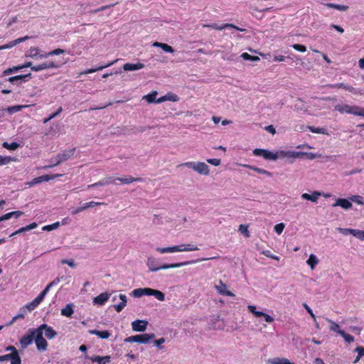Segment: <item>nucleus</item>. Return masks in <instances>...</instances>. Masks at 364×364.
Listing matches in <instances>:
<instances>
[{"mask_svg":"<svg viewBox=\"0 0 364 364\" xmlns=\"http://www.w3.org/2000/svg\"><path fill=\"white\" fill-rule=\"evenodd\" d=\"M198 250V245L194 243H183L168 247H156L155 248V251L161 255L183 252H195Z\"/></svg>","mask_w":364,"mask_h":364,"instance_id":"f257e3e1","label":"nucleus"},{"mask_svg":"<svg viewBox=\"0 0 364 364\" xmlns=\"http://www.w3.org/2000/svg\"><path fill=\"white\" fill-rule=\"evenodd\" d=\"M193 262L187 261L183 262L178 263H172V264H164L163 265H159L157 259L152 255H150L147 257L146 259V266L149 269V272H155L161 269H168L173 268H178L183 266H186L190 264H192Z\"/></svg>","mask_w":364,"mask_h":364,"instance_id":"f03ea898","label":"nucleus"},{"mask_svg":"<svg viewBox=\"0 0 364 364\" xmlns=\"http://www.w3.org/2000/svg\"><path fill=\"white\" fill-rule=\"evenodd\" d=\"M335 109L341 114H351L355 116L364 117V108L348 104H338L334 107Z\"/></svg>","mask_w":364,"mask_h":364,"instance_id":"7ed1b4c3","label":"nucleus"},{"mask_svg":"<svg viewBox=\"0 0 364 364\" xmlns=\"http://www.w3.org/2000/svg\"><path fill=\"white\" fill-rule=\"evenodd\" d=\"M181 166L190 168L200 175L208 176L210 174V167L203 161H188L182 164Z\"/></svg>","mask_w":364,"mask_h":364,"instance_id":"20e7f679","label":"nucleus"},{"mask_svg":"<svg viewBox=\"0 0 364 364\" xmlns=\"http://www.w3.org/2000/svg\"><path fill=\"white\" fill-rule=\"evenodd\" d=\"M247 311L252 314V316L257 318H262L264 321L267 323H272L274 321V317L263 311L261 307H257L255 305L250 304L247 306Z\"/></svg>","mask_w":364,"mask_h":364,"instance_id":"39448f33","label":"nucleus"},{"mask_svg":"<svg viewBox=\"0 0 364 364\" xmlns=\"http://www.w3.org/2000/svg\"><path fill=\"white\" fill-rule=\"evenodd\" d=\"M154 336V333H144L127 337L124 341L126 343H147L150 340L153 339Z\"/></svg>","mask_w":364,"mask_h":364,"instance_id":"423d86ee","label":"nucleus"},{"mask_svg":"<svg viewBox=\"0 0 364 364\" xmlns=\"http://www.w3.org/2000/svg\"><path fill=\"white\" fill-rule=\"evenodd\" d=\"M34 332L36 333L34 341L37 350L41 352L46 351L48 346V341L43 336V334L40 331H38L36 328H34Z\"/></svg>","mask_w":364,"mask_h":364,"instance_id":"0eeeda50","label":"nucleus"},{"mask_svg":"<svg viewBox=\"0 0 364 364\" xmlns=\"http://www.w3.org/2000/svg\"><path fill=\"white\" fill-rule=\"evenodd\" d=\"M275 154L277 156V160L284 159H295L304 156V152H297L291 150H278L275 151Z\"/></svg>","mask_w":364,"mask_h":364,"instance_id":"6e6552de","label":"nucleus"},{"mask_svg":"<svg viewBox=\"0 0 364 364\" xmlns=\"http://www.w3.org/2000/svg\"><path fill=\"white\" fill-rule=\"evenodd\" d=\"M252 154L256 156H261L265 160L277 161V156L275 154V151L268 149L257 148L253 150Z\"/></svg>","mask_w":364,"mask_h":364,"instance_id":"1a4fd4ad","label":"nucleus"},{"mask_svg":"<svg viewBox=\"0 0 364 364\" xmlns=\"http://www.w3.org/2000/svg\"><path fill=\"white\" fill-rule=\"evenodd\" d=\"M25 56L28 58L38 60L47 58V54L46 53L42 52L39 48L36 46H31L25 53Z\"/></svg>","mask_w":364,"mask_h":364,"instance_id":"9d476101","label":"nucleus"},{"mask_svg":"<svg viewBox=\"0 0 364 364\" xmlns=\"http://www.w3.org/2000/svg\"><path fill=\"white\" fill-rule=\"evenodd\" d=\"M36 329L40 331L42 334L44 333L45 336L49 340L55 338L58 335V333L53 329V327L45 323L41 324Z\"/></svg>","mask_w":364,"mask_h":364,"instance_id":"9b49d317","label":"nucleus"},{"mask_svg":"<svg viewBox=\"0 0 364 364\" xmlns=\"http://www.w3.org/2000/svg\"><path fill=\"white\" fill-rule=\"evenodd\" d=\"M36 333L34 329H29L28 333L23 336L19 340V343L23 348L30 346L35 339Z\"/></svg>","mask_w":364,"mask_h":364,"instance_id":"f8f14e48","label":"nucleus"},{"mask_svg":"<svg viewBox=\"0 0 364 364\" xmlns=\"http://www.w3.org/2000/svg\"><path fill=\"white\" fill-rule=\"evenodd\" d=\"M325 108V100L320 99L312 102L311 105L309 107L307 111L309 114H316L317 112Z\"/></svg>","mask_w":364,"mask_h":364,"instance_id":"ddd939ff","label":"nucleus"},{"mask_svg":"<svg viewBox=\"0 0 364 364\" xmlns=\"http://www.w3.org/2000/svg\"><path fill=\"white\" fill-rule=\"evenodd\" d=\"M215 289L217 292L220 295L228 296L234 297L235 295L231 291L228 290V286L223 283L221 280L218 282V284L215 285Z\"/></svg>","mask_w":364,"mask_h":364,"instance_id":"4468645a","label":"nucleus"},{"mask_svg":"<svg viewBox=\"0 0 364 364\" xmlns=\"http://www.w3.org/2000/svg\"><path fill=\"white\" fill-rule=\"evenodd\" d=\"M144 296H154L156 299L160 301H164L165 300V295L163 292L159 290L151 289V288H144Z\"/></svg>","mask_w":364,"mask_h":364,"instance_id":"2eb2a0df","label":"nucleus"},{"mask_svg":"<svg viewBox=\"0 0 364 364\" xmlns=\"http://www.w3.org/2000/svg\"><path fill=\"white\" fill-rule=\"evenodd\" d=\"M149 322L146 320H136L132 322V328L134 331L144 332L146 331Z\"/></svg>","mask_w":364,"mask_h":364,"instance_id":"dca6fc26","label":"nucleus"},{"mask_svg":"<svg viewBox=\"0 0 364 364\" xmlns=\"http://www.w3.org/2000/svg\"><path fill=\"white\" fill-rule=\"evenodd\" d=\"M203 26L210 28L215 29V30H218V31H222V30H223L225 28H232L236 29L240 31H245V29L240 28L232 23H224L222 25H218L216 23H213V24L204 25Z\"/></svg>","mask_w":364,"mask_h":364,"instance_id":"f3484780","label":"nucleus"},{"mask_svg":"<svg viewBox=\"0 0 364 364\" xmlns=\"http://www.w3.org/2000/svg\"><path fill=\"white\" fill-rule=\"evenodd\" d=\"M58 65L53 61L45 62L39 65H33L31 70L39 72L46 69L56 68Z\"/></svg>","mask_w":364,"mask_h":364,"instance_id":"a211bd4d","label":"nucleus"},{"mask_svg":"<svg viewBox=\"0 0 364 364\" xmlns=\"http://www.w3.org/2000/svg\"><path fill=\"white\" fill-rule=\"evenodd\" d=\"M92 363L97 364H109L111 363V356L110 355H92L90 357H87Z\"/></svg>","mask_w":364,"mask_h":364,"instance_id":"6ab92c4d","label":"nucleus"},{"mask_svg":"<svg viewBox=\"0 0 364 364\" xmlns=\"http://www.w3.org/2000/svg\"><path fill=\"white\" fill-rule=\"evenodd\" d=\"M75 151V149H70L63 151L62 153L58 155V160L57 161L55 165L70 159L72 156H73Z\"/></svg>","mask_w":364,"mask_h":364,"instance_id":"aec40b11","label":"nucleus"},{"mask_svg":"<svg viewBox=\"0 0 364 364\" xmlns=\"http://www.w3.org/2000/svg\"><path fill=\"white\" fill-rule=\"evenodd\" d=\"M322 193L319 191H313L311 194L306 193H302L301 197L304 200H309L312 203H316L318 198L321 196Z\"/></svg>","mask_w":364,"mask_h":364,"instance_id":"412c9836","label":"nucleus"},{"mask_svg":"<svg viewBox=\"0 0 364 364\" xmlns=\"http://www.w3.org/2000/svg\"><path fill=\"white\" fill-rule=\"evenodd\" d=\"M333 207L340 206L341 208L348 210L352 208L353 204L350 200L346 198H338L336 199L334 204L332 205Z\"/></svg>","mask_w":364,"mask_h":364,"instance_id":"4be33fe9","label":"nucleus"},{"mask_svg":"<svg viewBox=\"0 0 364 364\" xmlns=\"http://www.w3.org/2000/svg\"><path fill=\"white\" fill-rule=\"evenodd\" d=\"M109 296V294L107 292L101 293L93 299V304L95 305L102 306L108 301Z\"/></svg>","mask_w":364,"mask_h":364,"instance_id":"5701e85b","label":"nucleus"},{"mask_svg":"<svg viewBox=\"0 0 364 364\" xmlns=\"http://www.w3.org/2000/svg\"><path fill=\"white\" fill-rule=\"evenodd\" d=\"M1 356L3 362L10 360L11 364H21V358L19 355H14L9 353L3 355Z\"/></svg>","mask_w":364,"mask_h":364,"instance_id":"b1692460","label":"nucleus"},{"mask_svg":"<svg viewBox=\"0 0 364 364\" xmlns=\"http://www.w3.org/2000/svg\"><path fill=\"white\" fill-rule=\"evenodd\" d=\"M178 100L179 97L177 95L169 92L165 95L164 96L158 98L157 104L162 103L166 101L178 102Z\"/></svg>","mask_w":364,"mask_h":364,"instance_id":"393cba45","label":"nucleus"},{"mask_svg":"<svg viewBox=\"0 0 364 364\" xmlns=\"http://www.w3.org/2000/svg\"><path fill=\"white\" fill-rule=\"evenodd\" d=\"M144 64L142 63H125L123 65V69L125 71H134V70H141L144 68Z\"/></svg>","mask_w":364,"mask_h":364,"instance_id":"a878e982","label":"nucleus"},{"mask_svg":"<svg viewBox=\"0 0 364 364\" xmlns=\"http://www.w3.org/2000/svg\"><path fill=\"white\" fill-rule=\"evenodd\" d=\"M267 364H294L287 358H279V357L268 359L267 360Z\"/></svg>","mask_w":364,"mask_h":364,"instance_id":"bb28decb","label":"nucleus"},{"mask_svg":"<svg viewBox=\"0 0 364 364\" xmlns=\"http://www.w3.org/2000/svg\"><path fill=\"white\" fill-rule=\"evenodd\" d=\"M319 262V259L316 255L314 254H311L306 260L307 265L311 268V270H314L315 267Z\"/></svg>","mask_w":364,"mask_h":364,"instance_id":"cd10ccee","label":"nucleus"},{"mask_svg":"<svg viewBox=\"0 0 364 364\" xmlns=\"http://www.w3.org/2000/svg\"><path fill=\"white\" fill-rule=\"evenodd\" d=\"M120 303L114 306V309L117 312L122 311V310L126 306L127 303V297L125 294H119Z\"/></svg>","mask_w":364,"mask_h":364,"instance_id":"c85d7f7f","label":"nucleus"},{"mask_svg":"<svg viewBox=\"0 0 364 364\" xmlns=\"http://www.w3.org/2000/svg\"><path fill=\"white\" fill-rule=\"evenodd\" d=\"M152 46L161 48L166 53H174L173 48L171 46H169L166 43H164L154 42L152 43Z\"/></svg>","mask_w":364,"mask_h":364,"instance_id":"c756f323","label":"nucleus"},{"mask_svg":"<svg viewBox=\"0 0 364 364\" xmlns=\"http://www.w3.org/2000/svg\"><path fill=\"white\" fill-rule=\"evenodd\" d=\"M140 178H134L132 176L116 177V181H119L123 184H129L134 181H141Z\"/></svg>","mask_w":364,"mask_h":364,"instance_id":"7c9ffc66","label":"nucleus"},{"mask_svg":"<svg viewBox=\"0 0 364 364\" xmlns=\"http://www.w3.org/2000/svg\"><path fill=\"white\" fill-rule=\"evenodd\" d=\"M158 92L156 91H153L148 95L143 96L142 100H146L149 104L151 103H156L157 104V97Z\"/></svg>","mask_w":364,"mask_h":364,"instance_id":"2f4dec72","label":"nucleus"},{"mask_svg":"<svg viewBox=\"0 0 364 364\" xmlns=\"http://www.w3.org/2000/svg\"><path fill=\"white\" fill-rule=\"evenodd\" d=\"M242 166L244 167H246V168H248L255 172H257V173L259 174H262V175H266L267 176H272V173L265 170V169H263V168H258V167H256V166H250V165H247V164H243Z\"/></svg>","mask_w":364,"mask_h":364,"instance_id":"473e14b6","label":"nucleus"},{"mask_svg":"<svg viewBox=\"0 0 364 364\" xmlns=\"http://www.w3.org/2000/svg\"><path fill=\"white\" fill-rule=\"evenodd\" d=\"M118 60H115L112 62H110L109 63H108L107 65H102V66H100L98 68H90V69H87L86 70H85L84 72L81 73L80 74L81 75H87V74H90V73H93L95 72H97V71H99V70H102V69L105 68H107V67H109L111 65H112L113 64H114Z\"/></svg>","mask_w":364,"mask_h":364,"instance_id":"72a5a7b5","label":"nucleus"},{"mask_svg":"<svg viewBox=\"0 0 364 364\" xmlns=\"http://www.w3.org/2000/svg\"><path fill=\"white\" fill-rule=\"evenodd\" d=\"M89 333L92 335H96L99 336L100 338L107 339L110 336V333L107 331H97V330H90Z\"/></svg>","mask_w":364,"mask_h":364,"instance_id":"f704fd0d","label":"nucleus"},{"mask_svg":"<svg viewBox=\"0 0 364 364\" xmlns=\"http://www.w3.org/2000/svg\"><path fill=\"white\" fill-rule=\"evenodd\" d=\"M73 305L72 304H67L61 309V315L67 317H70L73 314Z\"/></svg>","mask_w":364,"mask_h":364,"instance_id":"c9c22d12","label":"nucleus"},{"mask_svg":"<svg viewBox=\"0 0 364 364\" xmlns=\"http://www.w3.org/2000/svg\"><path fill=\"white\" fill-rule=\"evenodd\" d=\"M326 321L330 324L329 325V330L331 331L336 332L339 335H340L341 332L343 331H342L341 329L340 326L338 323H336V322H334L333 321H332V320H331L329 318H326Z\"/></svg>","mask_w":364,"mask_h":364,"instance_id":"e433bc0d","label":"nucleus"},{"mask_svg":"<svg viewBox=\"0 0 364 364\" xmlns=\"http://www.w3.org/2000/svg\"><path fill=\"white\" fill-rule=\"evenodd\" d=\"M38 305L35 303V301L33 300L31 302L26 304L25 306L20 309V311L21 312H27L31 311L35 309Z\"/></svg>","mask_w":364,"mask_h":364,"instance_id":"4c0bfd02","label":"nucleus"},{"mask_svg":"<svg viewBox=\"0 0 364 364\" xmlns=\"http://www.w3.org/2000/svg\"><path fill=\"white\" fill-rule=\"evenodd\" d=\"M30 107L29 105H15V106H11V107H9L6 110L7 112L12 114L15 112H20L22 109L23 108H27Z\"/></svg>","mask_w":364,"mask_h":364,"instance_id":"58836bf2","label":"nucleus"},{"mask_svg":"<svg viewBox=\"0 0 364 364\" xmlns=\"http://www.w3.org/2000/svg\"><path fill=\"white\" fill-rule=\"evenodd\" d=\"M14 161H16V159L14 157L0 155V166L7 165Z\"/></svg>","mask_w":364,"mask_h":364,"instance_id":"ea45409f","label":"nucleus"},{"mask_svg":"<svg viewBox=\"0 0 364 364\" xmlns=\"http://www.w3.org/2000/svg\"><path fill=\"white\" fill-rule=\"evenodd\" d=\"M2 146L8 150L15 151L20 146V144L16 142L8 143L5 141L2 144Z\"/></svg>","mask_w":364,"mask_h":364,"instance_id":"a19ab883","label":"nucleus"},{"mask_svg":"<svg viewBox=\"0 0 364 364\" xmlns=\"http://www.w3.org/2000/svg\"><path fill=\"white\" fill-rule=\"evenodd\" d=\"M355 351L358 353V355L356 356L355 359L354 360L353 363H357L364 356V347L358 346L355 349Z\"/></svg>","mask_w":364,"mask_h":364,"instance_id":"79ce46f5","label":"nucleus"},{"mask_svg":"<svg viewBox=\"0 0 364 364\" xmlns=\"http://www.w3.org/2000/svg\"><path fill=\"white\" fill-rule=\"evenodd\" d=\"M60 226V222H55L51 225H45L42 228L44 231H51L58 229Z\"/></svg>","mask_w":364,"mask_h":364,"instance_id":"37998d69","label":"nucleus"},{"mask_svg":"<svg viewBox=\"0 0 364 364\" xmlns=\"http://www.w3.org/2000/svg\"><path fill=\"white\" fill-rule=\"evenodd\" d=\"M111 183H116V177L108 176L100 181L101 186H105Z\"/></svg>","mask_w":364,"mask_h":364,"instance_id":"c03bdc74","label":"nucleus"},{"mask_svg":"<svg viewBox=\"0 0 364 364\" xmlns=\"http://www.w3.org/2000/svg\"><path fill=\"white\" fill-rule=\"evenodd\" d=\"M241 58L245 60L251 61H259L260 59L258 56H254L248 54L247 53H243L241 54Z\"/></svg>","mask_w":364,"mask_h":364,"instance_id":"a18cd8bd","label":"nucleus"},{"mask_svg":"<svg viewBox=\"0 0 364 364\" xmlns=\"http://www.w3.org/2000/svg\"><path fill=\"white\" fill-rule=\"evenodd\" d=\"M338 231L344 235H352L354 236L355 229L339 228Z\"/></svg>","mask_w":364,"mask_h":364,"instance_id":"49530a36","label":"nucleus"},{"mask_svg":"<svg viewBox=\"0 0 364 364\" xmlns=\"http://www.w3.org/2000/svg\"><path fill=\"white\" fill-rule=\"evenodd\" d=\"M61 176H62L61 174L43 175V176H40V178H41V181L42 183V182L53 180V179L56 178L57 177H59Z\"/></svg>","mask_w":364,"mask_h":364,"instance_id":"de8ad7c7","label":"nucleus"},{"mask_svg":"<svg viewBox=\"0 0 364 364\" xmlns=\"http://www.w3.org/2000/svg\"><path fill=\"white\" fill-rule=\"evenodd\" d=\"M308 128L313 133L323 134H327L326 129L325 128H323V127H316H316H309Z\"/></svg>","mask_w":364,"mask_h":364,"instance_id":"09e8293b","label":"nucleus"},{"mask_svg":"<svg viewBox=\"0 0 364 364\" xmlns=\"http://www.w3.org/2000/svg\"><path fill=\"white\" fill-rule=\"evenodd\" d=\"M238 230L240 233L244 235L246 237H250V232L248 230V227L246 225H240Z\"/></svg>","mask_w":364,"mask_h":364,"instance_id":"8fccbe9b","label":"nucleus"},{"mask_svg":"<svg viewBox=\"0 0 364 364\" xmlns=\"http://www.w3.org/2000/svg\"><path fill=\"white\" fill-rule=\"evenodd\" d=\"M340 336H342L345 341L348 343L354 341V337L348 333H346L345 331L341 332Z\"/></svg>","mask_w":364,"mask_h":364,"instance_id":"3c124183","label":"nucleus"},{"mask_svg":"<svg viewBox=\"0 0 364 364\" xmlns=\"http://www.w3.org/2000/svg\"><path fill=\"white\" fill-rule=\"evenodd\" d=\"M18 43L17 42V40H14V41H10L8 43H6L3 46H0V50H4V49H9V48H11L14 46H16Z\"/></svg>","mask_w":364,"mask_h":364,"instance_id":"603ef678","label":"nucleus"},{"mask_svg":"<svg viewBox=\"0 0 364 364\" xmlns=\"http://www.w3.org/2000/svg\"><path fill=\"white\" fill-rule=\"evenodd\" d=\"M285 228V224L283 223H278L274 225V230L277 235L282 234Z\"/></svg>","mask_w":364,"mask_h":364,"instance_id":"864d4df0","label":"nucleus"},{"mask_svg":"<svg viewBox=\"0 0 364 364\" xmlns=\"http://www.w3.org/2000/svg\"><path fill=\"white\" fill-rule=\"evenodd\" d=\"M132 295L136 298L144 296V288L135 289L132 291Z\"/></svg>","mask_w":364,"mask_h":364,"instance_id":"5fc2aeb1","label":"nucleus"},{"mask_svg":"<svg viewBox=\"0 0 364 364\" xmlns=\"http://www.w3.org/2000/svg\"><path fill=\"white\" fill-rule=\"evenodd\" d=\"M336 87L338 88H343L346 90H348V92H353V93H357L355 89L352 86L344 85L343 83L337 85Z\"/></svg>","mask_w":364,"mask_h":364,"instance_id":"6e6d98bb","label":"nucleus"},{"mask_svg":"<svg viewBox=\"0 0 364 364\" xmlns=\"http://www.w3.org/2000/svg\"><path fill=\"white\" fill-rule=\"evenodd\" d=\"M350 200H351L358 205L363 204V198L360 196H353L350 198Z\"/></svg>","mask_w":364,"mask_h":364,"instance_id":"4d7b16f0","label":"nucleus"},{"mask_svg":"<svg viewBox=\"0 0 364 364\" xmlns=\"http://www.w3.org/2000/svg\"><path fill=\"white\" fill-rule=\"evenodd\" d=\"M60 263L63 264H68L70 267H75V263L73 259H61Z\"/></svg>","mask_w":364,"mask_h":364,"instance_id":"13d9d810","label":"nucleus"},{"mask_svg":"<svg viewBox=\"0 0 364 364\" xmlns=\"http://www.w3.org/2000/svg\"><path fill=\"white\" fill-rule=\"evenodd\" d=\"M354 237L357 239L363 241L364 240V230H357L355 229Z\"/></svg>","mask_w":364,"mask_h":364,"instance_id":"bf43d9fd","label":"nucleus"},{"mask_svg":"<svg viewBox=\"0 0 364 364\" xmlns=\"http://www.w3.org/2000/svg\"><path fill=\"white\" fill-rule=\"evenodd\" d=\"M65 53V50L60 48L55 49L50 52L46 53L47 57L50 55H58L60 54H63Z\"/></svg>","mask_w":364,"mask_h":364,"instance_id":"052dcab7","label":"nucleus"},{"mask_svg":"<svg viewBox=\"0 0 364 364\" xmlns=\"http://www.w3.org/2000/svg\"><path fill=\"white\" fill-rule=\"evenodd\" d=\"M31 76V74L24 75H16L14 77H11L9 78L8 81L11 83L14 82L16 80H21L24 77H28Z\"/></svg>","mask_w":364,"mask_h":364,"instance_id":"680f3d73","label":"nucleus"},{"mask_svg":"<svg viewBox=\"0 0 364 364\" xmlns=\"http://www.w3.org/2000/svg\"><path fill=\"white\" fill-rule=\"evenodd\" d=\"M206 161L214 166H218L221 164V160L220 159H208Z\"/></svg>","mask_w":364,"mask_h":364,"instance_id":"e2e57ef3","label":"nucleus"},{"mask_svg":"<svg viewBox=\"0 0 364 364\" xmlns=\"http://www.w3.org/2000/svg\"><path fill=\"white\" fill-rule=\"evenodd\" d=\"M292 48L297 51L304 53L306 50V46L301 44H294L292 45Z\"/></svg>","mask_w":364,"mask_h":364,"instance_id":"0e129e2a","label":"nucleus"},{"mask_svg":"<svg viewBox=\"0 0 364 364\" xmlns=\"http://www.w3.org/2000/svg\"><path fill=\"white\" fill-rule=\"evenodd\" d=\"M100 204L101 203H98V202L90 201V202L84 203L83 205H84V208L86 210L87 208H92V207H94L95 205H100Z\"/></svg>","mask_w":364,"mask_h":364,"instance_id":"69168bd1","label":"nucleus"},{"mask_svg":"<svg viewBox=\"0 0 364 364\" xmlns=\"http://www.w3.org/2000/svg\"><path fill=\"white\" fill-rule=\"evenodd\" d=\"M6 351H9L11 354L14 355H19L18 351L16 350V348L13 346H7L5 348Z\"/></svg>","mask_w":364,"mask_h":364,"instance_id":"338daca9","label":"nucleus"},{"mask_svg":"<svg viewBox=\"0 0 364 364\" xmlns=\"http://www.w3.org/2000/svg\"><path fill=\"white\" fill-rule=\"evenodd\" d=\"M41 183V178L38 177V178H35L32 181L26 183V185H28V186H33Z\"/></svg>","mask_w":364,"mask_h":364,"instance_id":"774afa93","label":"nucleus"}]
</instances>
